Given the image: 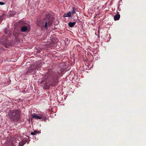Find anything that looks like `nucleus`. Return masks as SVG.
<instances>
[{"label":"nucleus","instance_id":"1","mask_svg":"<svg viewBox=\"0 0 146 146\" xmlns=\"http://www.w3.org/2000/svg\"><path fill=\"white\" fill-rule=\"evenodd\" d=\"M59 78L58 73L50 71L47 72L44 77L41 79L40 83L47 87L54 86L58 82Z\"/></svg>","mask_w":146,"mask_h":146},{"label":"nucleus","instance_id":"2","mask_svg":"<svg viewBox=\"0 0 146 146\" xmlns=\"http://www.w3.org/2000/svg\"><path fill=\"white\" fill-rule=\"evenodd\" d=\"M20 112L19 110H11L8 113L9 117L15 122L18 121L20 119Z\"/></svg>","mask_w":146,"mask_h":146},{"label":"nucleus","instance_id":"3","mask_svg":"<svg viewBox=\"0 0 146 146\" xmlns=\"http://www.w3.org/2000/svg\"><path fill=\"white\" fill-rule=\"evenodd\" d=\"M53 17L49 13L46 14L43 20V28L47 29L48 26H51L53 23Z\"/></svg>","mask_w":146,"mask_h":146},{"label":"nucleus","instance_id":"4","mask_svg":"<svg viewBox=\"0 0 146 146\" xmlns=\"http://www.w3.org/2000/svg\"><path fill=\"white\" fill-rule=\"evenodd\" d=\"M0 44L4 47L8 48L10 45V42L7 39V37L4 35H3L2 37V39L0 41Z\"/></svg>","mask_w":146,"mask_h":146},{"label":"nucleus","instance_id":"5","mask_svg":"<svg viewBox=\"0 0 146 146\" xmlns=\"http://www.w3.org/2000/svg\"><path fill=\"white\" fill-rule=\"evenodd\" d=\"M27 139L26 138L22 140L19 143V146H23L26 142H27Z\"/></svg>","mask_w":146,"mask_h":146},{"label":"nucleus","instance_id":"6","mask_svg":"<svg viewBox=\"0 0 146 146\" xmlns=\"http://www.w3.org/2000/svg\"><path fill=\"white\" fill-rule=\"evenodd\" d=\"M36 24L38 26L40 27L42 29L43 28V20L40 21L39 20H37L36 21Z\"/></svg>","mask_w":146,"mask_h":146},{"label":"nucleus","instance_id":"7","mask_svg":"<svg viewBox=\"0 0 146 146\" xmlns=\"http://www.w3.org/2000/svg\"><path fill=\"white\" fill-rule=\"evenodd\" d=\"M72 11L70 12L72 16L74 15V14H76V11L77 8L75 6H73L71 7Z\"/></svg>","mask_w":146,"mask_h":146},{"label":"nucleus","instance_id":"8","mask_svg":"<svg viewBox=\"0 0 146 146\" xmlns=\"http://www.w3.org/2000/svg\"><path fill=\"white\" fill-rule=\"evenodd\" d=\"M39 115L41 118V119H42V121L44 120L46 121L47 119L48 118L46 117L45 114H41Z\"/></svg>","mask_w":146,"mask_h":146},{"label":"nucleus","instance_id":"9","mask_svg":"<svg viewBox=\"0 0 146 146\" xmlns=\"http://www.w3.org/2000/svg\"><path fill=\"white\" fill-rule=\"evenodd\" d=\"M28 30L27 26L26 25L21 27V31L22 32H25Z\"/></svg>","mask_w":146,"mask_h":146},{"label":"nucleus","instance_id":"10","mask_svg":"<svg viewBox=\"0 0 146 146\" xmlns=\"http://www.w3.org/2000/svg\"><path fill=\"white\" fill-rule=\"evenodd\" d=\"M63 16L64 17H71L72 15L71 13V12H69L67 13H64Z\"/></svg>","mask_w":146,"mask_h":146},{"label":"nucleus","instance_id":"11","mask_svg":"<svg viewBox=\"0 0 146 146\" xmlns=\"http://www.w3.org/2000/svg\"><path fill=\"white\" fill-rule=\"evenodd\" d=\"M31 116L32 117L34 118H35L36 119H41V118L40 117V116H38L36 115L35 114H32V115H31Z\"/></svg>","mask_w":146,"mask_h":146},{"label":"nucleus","instance_id":"12","mask_svg":"<svg viewBox=\"0 0 146 146\" xmlns=\"http://www.w3.org/2000/svg\"><path fill=\"white\" fill-rule=\"evenodd\" d=\"M76 23V22H70L68 23L69 26L70 27H72L74 26Z\"/></svg>","mask_w":146,"mask_h":146},{"label":"nucleus","instance_id":"13","mask_svg":"<svg viewBox=\"0 0 146 146\" xmlns=\"http://www.w3.org/2000/svg\"><path fill=\"white\" fill-rule=\"evenodd\" d=\"M120 17V15L119 14H117L114 17V19L115 20H118Z\"/></svg>","mask_w":146,"mask_h":146},{"label":"nucleus","instance_id":"14","mask_svg":"<svg viewBox=\"0 0 146 146\" xmlns=\"http://www.w3.org/2000/svg\"><path fill=\"white\" fill-rule=\"evenodd\" d=\"M37 133H38V131L36 130H35L34 132H32L31 133V135H35Z\"/></svg>","mask_w":146,"mask_h":146},{"label":"nucleus","instance_id":"15","mask_svg":"<svg viewBox=\"0 0 146 146\" xmlns=\"http://www.w3.org/2000/svg\"><path fill=\"white\" fill-rule=\"evenodd\" d=\"M8 32H9V31H8L7 29H5L4 31V32H5V34H7L8 33Z\"/></svg>","mask_w":146,"mask_h":146},{"label":"nucleus","instance_id":"16","mask_svg":"<svg viewBox=\"0 0 146 146\" xmlns=\"http://www.w3.org/2000/svg\"><path fill=\"white\" fill-rule=\"evenodd\" d=\"M5 4V3L3 2H2L0 1V5H4Z\"/></svg>","mask_w":146,"mask_h":146},{"label":"nucleus","instance_id":"17","mask_svg":"<svg viewBox=\"0 0 146 146\" xmlns=\"http://www.w3.org/2000/svg\"><path fill=\"white\" fill-rule=\"evenodd\" d=\"M3 20V19L2 17V16H0V21H2Z\"/></svg>","mask_w":146,"mask_h":146},{"label":"nucleus","instance_id":"18","mask_svg":"<svg viewBox=\"0 0 146 146\" xmlns=\"http://www.w3.org/2000/svg\"><path fill=\"white\" fill-rule=\"evenodd\" d=\"M38 133H40V132H39V131H38Z\"/></svg>","mask_w":146,"mask_h":146}]
</instances>
